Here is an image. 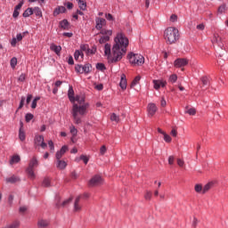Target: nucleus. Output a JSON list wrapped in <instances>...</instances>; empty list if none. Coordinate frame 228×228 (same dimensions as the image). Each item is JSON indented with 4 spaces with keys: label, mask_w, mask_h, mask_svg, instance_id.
<instances>
[{
    "label": "nucleus",
    "mask_w": 228,
    "mask_h": 228,
    "mask_svg": "<svg viewBox=\"0 0 228 228\" xmlns=\"http://www.w3.org/2000/svg\"><path fill=\"white\" fill-rule=\"evenodd\" d=\"M13 195L12 194H10L9 195V198H8V204L9 206H12L13 204Z\"/></svg>",
    "instance_id": "nucleus-54"
},
{
    "label": "nucleus",
    "mask_w": 228,
    "mask_h": 228,
    "mask_svg": "<svg viewBox=\"0 0 228 228\" xmlns=\"http://www.w3.org/2000/svg\"><path fill=\"white\" fill-rule=\"evenodd\" d=\"M213 182L208 183L204 187H203V193H207V191H209L210 188H213Z\"/></svg>",
    "instance_id": "nucleus-29"
},
{
    "label": "nucleus",
    "mask_w": 228,
    "mask_h": 228,
    "mask_svg": "<svg viewBox=\"0 0 228 228\" xmlns=\"http://www.w3.org/2000/svg\"><path fill=\"white\" fill-rule=\"evenodd\" d=\"M79 200H81V197H77L75 200V203H74V211L75 213H79V211H81V206L79 205Z\"/></svg>",
    "instance_id": "nucleus-18"
},
{
    "label": "nucleus",
    "mask_w": 228,
    "mask_h": 228,
    "mask_svg": "<svg viewBox=\"0 0 228 228\" xmlns=\"http://www.w3.org/2000/svg\"><path fill=\"white\" fill-rule=\"evenodd\" d=\"M60 26L62 29H66V30L70 29V24L67 20H62L61 21H60Z\"/></svg>",
    "instance_id": "nucleus-22"
},
{
    "label": "nucleus",
    "mask_w": 228,
    "mask_h": 228,
    "mask_svg": "<svg viewBox=\"0 0 228 228\" xmlns=\"http://www.w3.org/2000/svg\"><path fill=\"white\" fill-rule=\"evenodd\" d=\"M169 81L170 83H175L177 81V75L176 74H173L169 77Z\"/></svg>",
    "instance_id": "nucleus-46"
},
{
    "label": "nucleus",
    "mask_w": 228,
    "mask_h": 228,
    "mask_svg": "<svg viewBox=\"0 0 228 228\" xmlns=\"http://www.w3.org/2000/svg\"><path fill=\"white\" fill-rule=\"evenodd\" d=\"M106 42H110V37H109V36H102V37L99 39V43H100V44H106Z\"/></svg>",
    "instance_id": "nucleus-35"
},
{
    "label": "nucleus",
    "mask_w": 228,
    "mask_h": 228,
    "mask_svg": "<svg viewBox=\"0 0 228 228\" xmlns=\"http://www.w3.org/2000/svg\"><path fill=\"white\" fill-rule=\"evenodd\" d=\"M33 13L36 15V17H42V9H40V7H34Z\"/></svg>",
    "instance_id": "nucleus-28"
},
{
    "label": "nucleus",
    "mask_w": 228,
    "mask_h": 228,
    "mask_svg": "<svg viewBox=\"0 0 228 228\" xmlns=\"http://www.w3.org/2000/svg\"><path fill=\"white\" fill-rule=\"evenodd\" d=\"M162 138L164 140V142H166L167 143H170V142H172V137H170V135H168V134L165 133L162 135Z\"/></svg>",
    "instance_id": "nucleus-34"
},
{
    "label": "nucleus",
    "mask_w": 228,
    "mask_h": 228,
    "mask_svg": "<svg viewBox=\"0 0 228 228\" xmlns=\"http://www.w3.org/2000/svg\"><path fill=\"white\" fill-rule=\"evenodd\" d=\"M20 161V156L19 155H12L10 159V165H17Z\"/></svg>",
    "instance_id": "nucleus-20"
},
{
    "label": "nucleus",
    "mask_w": 228,
    "mask_h": 228,
    "mask_svg": "<svg viewBox=\"0 0 228 228\" xmlns=\"http://www.w3.org/2000/svg\"><path fill=\"white\" fill-rule=\"evenodd\" d=\"M68 63L69 65H74V58L72 57V55L69 56Z\"/></svg>",
    "instance_id": "nucleus-60"
},
{
    "label": "nucleus",
    "mask_w": 228,
    "mask_h": 228,
    "mask_svg": "<svg viewBox=\"0 0 228 228\" xmlns=\"http://www.w3.org/2000/svg\"><path fill=\"white\" fill-rule=\"evenodd\" d=\"M156 111H158V107H156V104L149 103V105H148L149 117H154V115L156 114Z\"/></svg>",
    "instance_id": "nucleus-9"
},
{
    "label": "nucleus",
    "mask_w": 228,
    "mask_h": 228,
    "mask_svg": "<svg viewBox=\"0 0 228 228\" xmlns=\"http://www.w3.org/2000/svg\"><path fill=\"white\" fill-rule=\"evenodd\" d=\"M80 49L81 51H85L86 53H88L89 46L88 45H81Z\"/></svg>",
    "instance_id": "nucleus-51"
},
{
    "label": "nucleus",
    "mask_w": 228,
    "mask_h": 228,
    "mask_svg": "<svg viewBox=\"0 0 228 228\" xmlns=\"http://www.w3.org/2000/svg\"><path fill=\"white\" fill-rule=\"evenodd\" d=\"M57 168H59V170H65V168H67V163L65 162V160H61V159H57Z\"/></svg>",
    "instance_id": "nucleus-21"
},
{
    "label": "nucleus",
    "mask_w": 228,
    "mask_h": 228,
    "mask_svg": "<svg viewBox=\"0 0 228 228\" xmlns=\"http://www.w3.org/2000/svg\"><path fill=\"white\" fill-rule=\"evenodd\" d=\"M63 37H67L68 38H72V37L74 36V34H72L71 32H64L62 34Z\"/></svg>",
    "instance_id": "nucleus-57"
},
{
    "label": "nucleus",
    "mask_w": 228,
    "mask_h": 228,
    "mask_svg": "<svg viewBox=\"0 0 228 228\" xmlns=\"http://www.w3.org/2000/svg\"><path fill=\"white\" fill-rule=\"evenodd\" d=\"M17 42H19V41L17 40V38H16V37H13V38L12 39V41H11V45H12V47H15V45H17Z\"/></svg>",
    "instance_id": "nucleus-61"
},
{
    "label": "nucleus",
    "mask_w": 228,
    "mask_h": 228,
    "mask_svg": "<svg viewBox=\"0 0 228 228\" xmlns=\"http://www.w3.org/2000/svg\"><path fill=\"white\" fill-rule=\"evenodd\" d=\"M75 70L78 74H88L92 70V64L87 63L84 66L77 64L75 66Z\"/></svg>",
    "instance_id": "nucleus-6"
},
{
    "label": "nucleus",
    "mask_w": 228,
    "mask_h": 228,
    "mask_svg": "<svg viewBox=\"0 0 228 228\" xmlns=\"http://www.w3.org/2000/svg\"><path fill=\"white\" fill-rule=\"evenodd\" d=\"M105 18L107 19V20H115L111 13L105 14Z\"/></svg>",
    "instance_id": "nucleus-59"
},
{
    "label": "nucleus",
    "mask_w": 228,
    "mask_h": 228,
    "mask_svg": "<svg viewBox=\"0 0 228 228\" xmlns=\"http://www.w3.org/2000/svg\"><path fill=\"white\" fill-rule=\"evenodd\" d=\"M100 34L104 35V37H111V35H113V31L110 29L107 30L106 28H102Z\"/></svg>",
    "instance_id": "nucleus-26"
},
{
    "label": "nucleus",
    "mask_w": 228,
    "mask_h": 228,
    "mask_svg": "<svg viewBox=\"0 0 228 228\" xmlns=\"http://www.w3.org/2000/svg\"><path fill=\"white\" fill-rule=\"evenodd\" d=\"M110 120H111L112 122H116V124H118V122H120V118H119L117 114L112 113V114L110 115Z\"/></svg>",
    "instance_id": "nucleus-30"
},
{
    "label": "nucleus",
    "mask_w": 228,
    "mask_h": 228,
    "mask_svg": "<svg viewBox=\"0 0 228 228\" xmlns=\"http://www.w3.org/2000/svg\"><path fill=\"white\" fill-rule=\"evenodd\" d=\"M119 86L120 88H122V90H126V88H127V80L126 79V76L124 74L121 75Z\"/></svg>",
    "instance_id": "nucleus-19"
},
{
    "label": "nucleus",
    "mask_w": 228,
    "mask_h": 228,
    "mask_svg": "<svg viewBox=\"0 0 228 228\" xmlns=\"http://www.w3.org/2000/svg\"><path fill=\"white\" fill-rule=\"evenodd\" d=\"M56 200V208H65V206H67L68 204H70V202H72V198H69L66 200H64L61 204L60 203L61 198L60 196H56L55 198Z\"/></svg>",
    "instance_id": "nucleus-8"
},
{
    "label": "nucleus",
    "mask_w": 228,
    "mask_h": 228,
    "mask_svg": "<svg viewBox=\"0 0 228 228\" xmlns=\"http://www.w3.org/2000/svg\"><path fill=\"white\" fill-rule=\"evenodd\" d=\"M19 138L20 142H24V140H26V134L22 131V128H20Z\"/></svg>",
    "instance_id": "nucleus-36"
},
{
    "label": "nucleus",
    "mask_w": 228,
    "mask_h": 228,
    "mask_svg": "<svg viewBox=\"0 0 228 228\" xmlns=\"http://www.w3.org/2000/svg\"><path fill=\"white\" fill-rule=\"evenodd\" d=\"M43 186L45 188H49V186H51V178L45 177L43 181Z\"/></svg>",
    "instance_id": "nucleus-31"
},
{
    "label": "nucleus",
    "mask_w": 228,
    "mask_h": 228,
    "mask_svg": "<svg viewBox=\"0 0 228 228\" xmlns=\"http://www.w3.org/2000/svg\"><path fill=\"white\" fill-rule=\"evenodd\" d=\"M160 105L162 106V108H165V106H167V100H165L164 97L161 98Z\"/></svg>",
    "instance_id": "nucleus-62"
},
{
    "label": "nucleus",
    "mask_w": 228,
    "mask_h": 228,
    "mask_svg": "<svg viewBox=\"0 0 228 228\" xmlns=\"http://www.w3.org/2000/svg\"><path fill=\"white\" fill-rule=\"evenodd\" d=\"M170 20H171V22H177V15L172 14L170 16Z\"/></svg>",
    "instance_id": "nucleus-58"
},
{
    "label": "nucleus",
    "mask_w": 228,
    "mask_h": 228,
    "mask_svg": "<svg viewBox=\"0 0 228 228\" xmlns=\"http://www.w3.org/2000/svg\"><path fill=\"white\" fill-rule=\"evenodd\" d=\"M69 129H70V133H71V134H72L73 136H76V134H77V129L76 128V126H71L69 127Z\"/></svg>",
    "instance_id": "nucleus-48"
},
{
    "label": "nucleus",
    "mask_w": 228,
    "mask_h": 228,
    "mask_svg": "<svg viewBox=\"0 0 228 228\" xmlns=\"http://www.w3.org/2000/svg\"><path fill=\"white\" fill-rule=\"evenodd\" d=\"M164 37L167 44H175L179 40V30L176 28L169 27L164 31Z\"/></svg>",
    "instance_id": "nucleus-3"
},
{
    "label": "nucleus",
    "mask_w": 228,
    "mask_h": 228,
    "mask_svg": "<svg viewBox=\"0 0 228 228\" xmlns=\"http://www.w3.org/2000/svg\"><path fill=\"white\" fill-rule=\"evenodd\" d=\"M33 118H34V116H33V114H31V113H27V114L25 115V120H26V122H31V120H33Z\"/></svg>",
    "instance_id": "nucleus-43"
},
{
    "label": "nucleus",
    "mask_w": 228,
    "mask_h": 228,
    "mask_svg": "<svg viewBox=\"0 0 228 228\" xmlns=\"http://www.w3.org/2000/svg\"><path fill=\"white\" fill-rule=\"evenodd\" d=\"M50 49H51V51H53V53H55V54H59L60 53H61V45H56L54 44H52L50 45Z\"/></svg>",
    "instance_id": "nucleus-24"
},
{
    "label": "nucleus",
    "mask_w": 228,
    "mask_h": 228,
    "mask_svg": "<svg viewBox=\"0 0 228 228\" xmlns=\"http://www.w3.org/2000/svg\"><path fill=\"white\" fill-rule=\"evenodd\" d=\"M10 63L12 69H15V67L17 66V59L15 57L12 58Z\"/></svg>",
    "instance_id": "nucleus-45"
},
{
    "label": "nucleus",
    "mask_w": 228,
    "mask_h": 228,
    "mask_svg": "<svg viewBox=\"0 0 228 228\" xmlns=\"http://www.w3.org/2000/svg\"><path fill=\"white\" fill-rule=\"evenodd\" d=\"M30 15H33V8L28 7V8H27V9L24 11L22 16H23L25 19H27V17H29Z\"/></svg>",
    "instance_id": "nucleus-25"
},
{
    "label": "nucleus",
    "mask_w": 228,
    "mask_h": 228,
    "mask_svg": "<svg viewBox=\"0 0 228 228\" xmlns=\"http://www.w3.org/2000/svg\"><path fill=\"white\" fill-rule=\"evenodd\" d=\"M33 99V95L28 94L27 99H26V104H29L31 102V100Z\"/></svg>",
    "instance_id": "nucleus-56"
},
{
    "label": "nucleus",
    "mask_w": 228,
    "mask_h": 228,
    "mask_svg": "<svg viewBox=\"0 0 228 228\" xmlns=\"http://www.w3.org/2000/svg\"><path fill=\"white\" fill-rule=\"evenodd\" d=\"M115 44L111 45L106 43L104 45V54L107 56L109 63H118L127 53V46L129 45V39L123 33H119L114 39Z\"/></svg>",
    "instance_id": "nucleus-1"
},
{
    "label": "nucleus",
    "mask_w": 228,
    "mask_h": 228,
    "mask_svg": "<svg viewBox=\"0 0 228 228\" xmlns=\"http://www.w3.org/2000/svg\"><path fill=\"white\" fill-rule=\"evenodd\" d=\"M65 12H67V8H65V6H59L53 11V16L56 17L60 15V13H65Z\"/></svg>",
    "instance_id": "nucleus-17"
},
{
    "label": "nucleus",
    "mask_w": 228,
    "mask_h": 228,
    "mask_svg": "<svg viewBox=\"0 0 228 228\" xmlns=\"http://www.w3.org/2000/svg\"><path fill=\"white\" fill-rule=\"evenodd\" d=\"M68 97L72 103L76 102V96H74V88L72 86H69Z\"/></svg>",
    "instance_id": "nucleus-14"
},
{
    "label": "nucleus",
    "mask_w": 228,
    "mask_h": 228,
    "mask_svg": "<svg viewBox=\"0 0 228 228\" xmlns=\"http://www.w3.org/2000/svg\"><path fill=\"white\" fill-rule=\"evenodd\" d=\"M102 184V177L101 175H94L89 181V186H99Z\"/></svg>",
    "instance_id": "nucleus-7"
},
{
    "label": "nucleus",
    "mask_w": 228,
    "mask_h": 228,
    "mask_svg": "<svg viewBox=\"0 0 228 228\" xmlns=\"http://www.w3.org/2000/svg\"><path fill=\"white\" fill-rule=\"evenodd\" d=\"M177 165L178 167H184V160L181 159H177Z\"/></svg>",
    "instance_id": "nucleus-55"
},
{
    "label": "nucleus",
    "mask_w": 228,
    "mask_h": 228,
    "mask_svg": "<svg viewBox=\"0 0 228 228\" xmlns=\"http://www.w3.org/2000/svg\"><path fill=\"white\" fill-rule=\"evenodd\" d=\"M37 226L38 228H45L49 226V221L45 220V219H40L37 222Z\"/></svg>",
    "instance_id": "nucleus-23"
},
{
    "label": "nucleus",
    "mask_w": 228,
    "mask_h": 228,
    "mask_svg": "<svg viewBox=\"0 0 228 228\" xmlns=\"http://www.w3.org/2000/svg\"><path fill=\"white\" fill-rule=\"evenodd\" d=\"M36 143H45L44 137L42 135H37L35 138Z\"/></svg>",
    "instance_id": "nucleus-40"
},
{
    "label": "nucleus",
    "mask_w": 228,
    "mask_h": 228,
    "mask_svg": "<svg viewBox=\"0 0 228 228\" xmlns=\"http://www.w3.org/2000/svg\"><path fill=\"white\" fill-rule=\"evenodd\" d=\"M106 145H102L100 149V154H102V156H104V154H106Z\"/></svg>",
    "instance_id": "nucleus-50"
},
{
    "label": "nucleus",
    "mask_w": 228,
    "mask_h": 228,
    "mask_svg": "<svg viewBox=\"0 0 228 228\" xmlns=\"http://www.w3.org/2000/svg\"><path fill=\"white\" fill-rule=\"evenodd\" d=\"M224 12H225V5L219 6L218 12L219 13H224Z\"/></svg>",
    "instance_id": "nucleus-63"
},
{
    "label": "nucleus",
    "mask_w": 228,
    "mask_h": 228,
    "mask_svg": "<svg viewBox=\"0 0 228 228\" xmlns=\"http://www.w3.org/2000/svg\"><path fill=\"white\" fill-rule=\"evenodd\" d=\"M153 85H154V88L155 90H159L160 87H165L167 85V82H164L162 80H153Z\"/></svg>",
    "instance_id": "nucleus-15"
},
{
    "label": "nucleus",
    "mask_w": 228,
    "mask_h": 228,
    "mask_svg": "<svg viewBox=\"0 0 228 228\" xmlns=\"http://www.w3.org/2000/svg\"><path fill=\"white\" fill-rule=\"evenodd\" d=\"M201 83L204 85V86H208L209 85V79L208 77H201Z\"/></svg>",
    "instance_id": "nucleus-44"
},
{
    "label": "nucleus",
    "mask_w": 228,
    "mask_h": 228,
    "mask_svg": "<svg viewBox=\"0 0 228 228\" xmlns=\"http://www.w3.org/2000/svg\"><path fill=\"white\" fill-rule=\"evenodd\" d=\"M174 161H175V158L174 156L168 157V165H174Z\"/></svg>",
    "instance_id": "nucleus-53"
},
{
    "label": "nucleus",
    "mask_w": 228,
    "mask_h": 228,
    "mask_svg": "<svg viewBox=\"0 0 228 228\" xmlns=\"http://www.w3.org/2000/svg\"><path fill=\"white\" fill-rule=\"evenodd\" d=\"M36 167H38V159H37V157H33L32 159L29 161L28 167L27 168V174L28 175V178L32 181L35 180L37 177V175H35Z\"/></svg>",
    "instance_id": "nucleus-4"
},
{
    "label": "nucleus",
    "mask_w": 228,
    "mask_h": 228,
    "mask_svg": "<svg viewBox=\"0 0 228 228\" xmlns=\"http://www.w3.org/2000/svg\"><path fill=\"white\" fill-rule=\"evenodd\" d=\"M19 181H20V178L15 175H12V176L5 178V182L10 184L19 183Z\"/></svg>",
    "instance_id": "nucleus-13"
},
{
    "label": "nucleus",
    "mask_w": 228,
    "mask_h": 228,
    "mask_svg": "<svg viewBox=\"0 0 228 228\" xmlns=\"http://www.w3.org/2000/svg\"><path fill=\"white\" fill-rule=\"evenodd\" d=\"M77 1H78V6L80 10H83L85 12V10H86V2H84L83 0H77Z\"/></svg>",
    "instance_id": "nucleus-33"
},
{
    "label": "nucleus",
    "mask_w": 228,
    "mask_h": 228,
    "mask_svg": "<svg viewBox=\"0 0 228 228\" xmlns=\"http://www.w3.org/2000/svg\"><path fill=\"white\" fill-rule=\"evenodd\" d=\"M212 44H217V45L221 49H224V44H222V37H220V36H218V34H214V37L212 38Z\"/></svg>",
    "instance_id": "nucleus-11"
},
{
    "label": "nucleus",
    "mask_w": 228,
    "mask_h": 228,
    "mask_svg": "<svg viewBox=\"0 0 228 228\" xmlns=\"http://www.w3.org/2000/svg\"><path fill=\"white\" fill-rule=\"evenodd\" d=\"M185 113H188V115L193 116V115H196L197 110H195V108L188 109V107H186Z\"/></svg>",
    "instance_id": "nucleus-32"
},
{
    "label": "nucleus",
    "mask_w": 228,
    "mask_h": 228,
    "mask_svg": "<svg viewBox=\"0 0 228 228\" xmlns=\"http://www.w3.org/2000/svg\"><path fill=\"white\" fill-rule=\"evenodd\" d=\"M24 102H26V97L21 96L18 110H22V108L24 107Z\"/></svg>",
    "instance_id": "nucleus-42"
},
{
    "label": "nucleus",
    "mask_w": 228,
    "mask_h": 228,
    "mask_svg": "<svg viewBox=\"0 0 228 228\" xmlns=\"http://www.w3.org/2000/svg\"><path fill=\"white\" fill-rule=\"evenodd\" d=\"M86 97L85 94H77L75 96V102L73 103L72 110H71V114L73 117L74 123L77 125H79L83 122L81 119V117L84 115H86V110H88V104L87 102L85 103ZM76 102L77 103H76ZM80 115V117H79Z\"/></svg>",
    "instance_id": "nucleus-2"
},
{
    "label": "nucleus",
    "mask_w": 228,
    "mask_h": 228,
    "mask_svg": "<svg viewBox=\"0 0 228 228\" xmlns=\"http://www.w3.org/2000/svg\"><path fill=\"white\" fill-rule=\"evenodd\" d=\"M144 199L145 200H151V199H152V192L150 191H146L144 194Z\"/></svg>",
    "instance_id": "nucleus-39"
},
{
    "label": "nucleus",
    "mask_w": 228,
    "mask_h": 228,
    "mask_svg": "<svg viewBox=\"0 0 228 228\" xmlns=\"http://www.w3.org/2000/svg\"><path fill=\"white\" fill-rule=\"evenodd\" d=\"M69 151V148L67 146H62L60 151H57L56 153V159H61L65 152Z\"/></svg>",
    "instance_id": "nucleus-16"
},
{
    "label": "nucleus",
    "mask_w": 228,
    "mask_h": 228,
    "mask_svg": "<svg viewBox=\"0 0 228 228\" xmlns=\"http://www.w3.org/2000/svg\"><path fill=\"white\" fill-rule=\"evenodd\" d=\"M95 53H97V48L96 47H93L92 49L88 48L87 50V54H95Z\"/></svg>",
    "instance_id": "nucleus-49"
},
{
    "label": "nucleus",
    "mask_w": 228,
    "mask_h": 228,
    "mask_svg": "<svg viewBox=\"0 0 228 228\" xmlns=\"http://www.w3.org/2000/svg\"><path fill=\"white\" fill-rule=\"evenodd\" d=\"M23 5H24V1H20V2L19 3V4H17V5L15 6V9H14V10L19 11V10H20V8H22Z\"/></svg>",
    "instance_id": "nucleus-52"
},
{
    "label": "nucleus",
    "mask_w": 228,
    "mask_h": 228,
    "mask_svg": "<svg viewBox=\"0 0 228 228\" xmlns=\"http://www.w3.org/2000/svg\"><path fill=\"white\" fill-rule=\"evenodd\" d=\"M82 52L79 50H76L74 53V58L76 61L79 60V56H81Z\"/></svg>",
    "instance_id": "nucleus-47"
},
{
    "label": "nucleus",
    "mask_w": 228,
    "mask_h": 228,
    "mask_svg": "<svg viewBox=\"0 0 228 228\" xmlns=\"http://www.w3.org/2000/svg\"><path fill=\"white\" fill-rule=\"evenodd\" d=\"M194 190L197 193H200L202 192L203 193V190L204 188H202V185L201 184H196L195 187H194Z\"/></svg>",
    "instance_id": "nucleus-38"
},
{
    "label": "nucleus",
    "mask_w": 228,
    "mask_h": 228,
    "mask_svg": "<svg viewBox=\"0 0 228 228\" xmlns=\"http://www.w3.org/2000/svg\"><path fill=\"white\" fill-rule=\"evenodd\" d=\"M80 159L85 163V165H88V161H90V158L86 155H81Z\"/></svg>",
    "instance_id": "nucleus-41"
},
{
    "label": "nucleus",
    "mask_w": 228,
    "mask_h": 228,
    "mask_svg": "<svg viewBox=\"0 0 228 228\" xmlns=\"http://www.w3.org/2000/svg\"><path fill=\"white\" fill-rule=\"evenodd\" d=\"M141 79H142V77H140V76L135 77L134 79L131 83V88H134V86H136V85H138L140 83Z\"/></svg>",
    "instance_id": "nucleus-27"
},
{
    "label": "nucleus",
    "mask_w": 228,
    "mask_h": 228,
    "mask_svg": "<svg viewBox=\"0 0 228 228\" xmlns=\"http://www.w3.org/2000/svg\"><path fill=\"white\" fill-rule=\"evenodd\" d=\"M102 88H104V86H102V84L95 86V89L98 90L99 92H101Z\"/></svg>",
    "instance_id": "nucleus-64"
},
{
    "label": "nucleus",
    "mask_w": 228,
    "mask_h": 228,
    "mask_svg": "<svg viewBox=\"0 0 228 228\" xmlns=\"http://www.w3.org/2000/svg\"><path fill=\"white\" fill-rule=\"evenodd\" d=\"M188 63V60L186 59H176L175 61V67L177 69H181V67H186V64Z\"/></svg>",
    "instance_id": "nucleus-12"
},
{
    "label": "nucleus",
    "mask_w": 228,
    "mask_h": 228,
    "mask_svg": "<svg viewBox=\"0 0 228 228\" xmlns=\"http://www.w3.org/2000/svg\"><path fill=\"white\" fill-rule=\"evenodd\" d=\"M96 69H97V70L103 71V70H106V66L104 65V63L99 62L96 64Z\"/></svg>",
    "instance_id": "nucleus-37"
},
{
    "label": "nucleus",
    "mask_w": 228,
    "mask_h": 228,
    "mask_svg": "<svg viewBox=\"0 0 228 228\" xmlns=\"http://www.w3.org/2000/svg\"><path fill=\"white\" fill-rule=\"evenodd\" d=\"M127 58L132 65L140 66L145 63V58H143L142 54L130 53H128Z\"/></svg>",
    "instance_id": "nucleus-5"
},
{
    "label": "nucleus",
    "mask_w": 228,
    "mask_h": 228,
    "mask_svg": "<svg viewBox=\"0 0 228 228\" xmlns=\"http://www.w3.org/2000/svg\"><path fill=\"white\" fill-rule=\"evenodd\" d=\"M95 23H96V29L101 30L102 29L103 26H106V20H104L103 18H96L95 19Z\"/></svg>",
    "instance_id": "nucleus-10"
}]
</instances>
